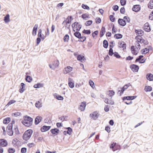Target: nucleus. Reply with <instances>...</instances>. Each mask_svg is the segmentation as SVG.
<instances>
[{
    "instance_id": "nucleus-1",
    "label": "nucleus",
    "mask_w": 153,
    "mask_h": 153,
    "mask_svg": "<svg viewBox=\"0 0 153 153\" xmlns=\"http://www.w3.org/2000/svg\"><path fill=\"white\" fill-rule=\"evenodd\" d=\"M33 133V131L31 129L26 131L23 135L22 138L23 140L27 141L30 138Z\"/></svg>"
},
{
    "instance_id": "nucleus-2",
    "label": "nucleus",
    "mask_w": 153,
    "mask_h": 153,
    "mask_svg": "<svg viewBox=\"0 0 153 153\" xmlns=\"http://www.w3.org/2000/svg\"><path fill=\"white\" fill-rule=\"evenodd\" d=\"M109 147L113 152L117 150L120 151L121 149L120 145L116 142H113L111 143Z\"/></svg>"
},
{
    "instance_id": "nucleus-3",
    "label": "nucleus",
    "mask_w": 153,
    "mask_h": 153,
    "mask_svg": "<svg viewBox=\"0 0 153 153\" xmlns=\"http://www.w3.org/2000/svg\"><path fill=\"white\" fill-rule=\"evenodd\" d=\"M131 85L130 83H129L128 84H126L124 85L122 88H119V90H118L117 94L119 95L120 96H121L122 95L123 93L127 89L129 86Z\"/></svg>"
},
{
    "instance_id": "nucleus-4",
    "label": "nucleus",
    "mask_w": 153,
    "mask_h": 153,
    "mask_svg": "<svg viewBox=\"0 0 153 153\" xmlns=\"http://www.w3.org/2000/svg\"><path fill=\"white\" fill-rule=\"evenodd\" d=\"M135 39L137 40V42H140V43L141 44L143 43L145 45H147L149 44L148 41L143 39L142 37L140 36V35L136 36L135 37Z\"/></svg>"
},
{
    "instance_id": "nucleus-5",
    "label": "nucleus",
    "mask_w": 153,
    "mask_h": 153,
    "mask_svg": "<svg viewBox=\"0 0 153 153\" xmlns=\"http://www.w3.org/2000/svg\"><path fill=\"white\" fill-rule=\"evenodd\" d=\"M59 65V61L57 59L53 61L52 64H50L49 65L50 68L53 70H55V69L58 67Z\"/></svg>"
},
{
    "instance_id": "nucleus-6",
    "label": "nucleus",
    "mask_w": 153,
    "mask_h": 153,
    "mask_svg": "<svg viewBox=\"0 0 153 153\" xmlns=\"http://www.w3.org/2000/svg\"><path fill=\"white\" fill-rule=\"evenodd\" d=\"M100 115V114L97 111H95L90 114L89 117L93 120H97Z\"/></svg>"
},
{
    "instance_id": "nucleus-7",
    "label": "nucleus",
    "mask_w": 153,
    "mask_h": 153,
    "mask_svg": "<svg viewBox=\"0 0 153 153\" xmlns=\"http://www.w3.org/2000/svg\"><path fill=\"white\" fill-rule=\"evenodd\" d=\"M8 145L7 140L4 139H0V146L6 147Z\"/></svg>"
},
{
    "instance_id": "nucleus-8",
    "label": "nucleus",
    "mask_w": 153,
    "mask_h": 153,
    "mask_svg": "<svg viewBox=\"0 0 153 153\" xmlns=\"http://www.w3.org/2000/svg\"><path fill=\"white\" fill-rule=\"evenodd\" d=\"M130 68L131 70L134 72H137L139 69V67L138 65L132 64L130 65Z\"/></svg>"
},
{
    "instance_id": "nucleus-9",
    "label": "nucleus",
    "mask_w": 153,
    "mask_h": 153,
    "mask_svg": "<svg viewBox=\"0 0 153 153\" xmlns=\"http://www.w3.org/2000/svg\"><path fill=\"white\" fill-rule=\"evenodd\" d=\"M118 47L120 48H122L123 50L124 51L126 48V44L125 42L121 41L120 42H119Z\"/></svg>"
},
{
    "instance_id": "nucleus-10",
    "label": "nucleus",
    "mask_w": 153,
    "mask_h": 153,
    "mask_svg": "<svg viewBox=\"0 0 153 153\" xmlns=\"http://www.w3.org/2000/svg\"><path fill=\"white\" fill-rule=\"evenodd\" d=\"M137 97V96H125L122 97V100L123 101L126 100H131L134 99Z\"/></svg>"
},
{
    "instance_id": "nucleus-11",
    "label": "nucleus",
    "mask_w": 153,
    "mask_h": 153,
    "mask_svg": "<svg viewBox=\"0 0 153 153\" xmlns=\"http://www.w3.org/2000/svg\"><path fill=\"white\" fill-rule=\"evenodd\" d=\"M143 28L145 31L147 32H149L151 30V29L148 22L146 23L144 25L143 27Z\"/></svg>"
},
{
    "instance_id": "nucleus-12",
    "label": "nucleus",
    "mask_w": 153,
    "mask_h": 153,
    "mask_svg": "<svg viewBox=\"0 0 153 153\" xmlns=\"http://www.w3.org/2000/svg\"><path fill=\"white\" fill-rule=\"evenodd\" d=\"M118 23L120 26L123 27L126 24V20L123 19L119 18L118 20Z\"/></svg>"
},
{
    "instance_id": "nucleus-13",
    "label": "nucleus",
    "mask_w": 153,
    "mask_h": 153,
    "mask_svg": "<svg viewBox=\"0 0 153 153\" xmlns=\"http://www.w3.org/2000/svg\"><path fill=\"white\" fill-rule=\"evenodd\" d=\"M140 9V6L139 4L134 5L132 8V10L133 11L136 12L139 11Z\"/></svg>"
},
{
    "instance_id": "nucleus-14",
    "label": "nucleus",
    "mask_w": 153,
    "mask_h": 153,
    "mask_svg": "<svg viewBox=\"0 0 153 153\" xmlns=\"http://www.w3.org/2000/svg\"><path fill=\"white\" fill-rule=\"evenodd\" d=\"M42 117L40 116H38L36 117L34 120V123L35 125L38 124L42 120Z\"/></svg>"
},
{
    "instance_id": "nucleus-15",
    "label": "nucleus",
    "mask_w": 153,
    "mask_h": 153,
    "mask_svg": "<svg viewBox=\"0 0 153 153\" xmlns=\"http://www.w3.org/2000/svg\"><path fill=\"white\" fill-rule=\"evenodd\" d=\"M68 85L70 88H73L74 86V81L73 79L69 77L68 78Z\"/></svg>"
},
{
    "instance_id": "nucleus-16",
    "label": "nucleus",
    "mask_w": 153,
    "mask_h": 153,
    "mask_svg": "<svg viewBox=\"0 0 153 153\" xmlns=\"http://www.w3.org/2000/svg\"><path fill=\"white\" fill-rule=\"evenodd\" d=\"M86 106V102L85 101L82 102H81L79 105V109L81 111H83L85 110Z\"/></svg>"
},
{
    "instance_id": "nucleus-17",
    "label": "nucleus",
    "mask_w": 153,
    "mask_h": 153,
    "mask_svg": "<svg viewBox=\"0 0 153 153\" xmlns=\"http://www.w3.org/2000/svg\"><path fill=\"white\" fill-rule=\"evenodd\" d=\"M51 128V126H43L40 128V130L42 132H46L49 130Z\"/></svg>"
},
{
    "instance_id": "nucleus-18",
    "label": "nucleus",
    "mask_w": 153,
    "mask_h": 153,
    "mask_svg": "<svg viewBox=\"0 0 153 153\" xmlns=\"http://www.w3.org/2000/svg\"><path fill=\"white\" fill-rule=\"evenodd\" d=\"M50 131L52 134L56 135L59 134L60 131L57 128H55L51 129Z\"/></svg>"
},
{
    "instance_id": "nucleus-19",
    "label": "nucleus",
    "mask_w": 153,
    "mask_h": 153,
    "mask_svg": "<svg viewBox=\"0 0 153 153\" xmlns=\"http://www.w3.org/2000/svg\"><path fill=\"white\" fill-rule=\"evenodd\" d=\"M25 84L24 83L22 82L20 84V87L19 90V92L22 93L25 90Z\"/></svg>"
},
{
    "instance_id": "nucleus-20",
    "label": "nucleus",
    "mask_w": 153,
    "mask_h": 153,
    "mask_svg": "<svg viewBox=\"0 0 153 153\" xmlns=\"http://www.w3.org/2000/svg\"><path fill=\"white\" fill-rule=\"evenodd\" d=\"M38 27V25L37 24H35L32 30V34L33 36H35L36 35Z\"/></svg>"
},
{
    "instance_id": "nucleus-21",
    "label": "nucleus",
    "mask_w": 153,
    "mask_h": 153,
    "mask_svg": "<svg viewBox=\"0 0 153 153\" xmlns=\"http://www.w3.org/2000/svg\"><path fill=\"white\" fill-rule=\"evenodd\" d=\"M21 122L23 125L27 127L30 126L32 125V123L28 122V121H26V120H23Z\"/></svg>"
},
{
    "instance_id": "nucleus-22",
    "label": "nucleus",
    "mask_w": 153,
    "mask_h": 153,
    "mask_svg": "<svg viewBox=\"0 0 153 153\" xmlns=\"http://www.w3.org/2000/svg\"><path fill=\"white\" fill-rule=\"evenodd\" d=\"M77 59L78 60L83 62V61H85L86 59L84 56L82 55L81 54H79L77 56Z\"/></svg>"
},
{
    "instance_id": "nucleus-23",
    "label": "nucleus",
    "mask_w": 153,
    "mask_h": 153,
    "mask_svg": "<svg viewBox=\"0 0 153 153\" xmlns=\"http://www.w3.org/2000/svg\"><path fill=\"white\" fill-rule=\"evenodd\" d=\"M23 118L24 120H26L28 122L33 123V119L30 116L25 115L24 116Z\"/></svg>"
},
{
    "instance_id": "nucleus-24",
    "label": "nucleus",
    "mask_w": 153,
    "mask_h": 153,
    "mask_svg": "<svg viewBox=\"0 0 153 153\" xmlns=\"http://www.w3.org/2000/svg\"><path fill=\"white\" fill-rule=\"evenodd\" d=\"M73 19V18H72V16H68L66 20V25H67L68 24H71V21Z\"/></svg>"
},
{
    "instance_id": "nucleus-25",
    "label": "nucleus",
    "mask_w": 153,
    "mask_h": 153,
    "mask_svg": "<svg viewBox=\"0 0 153 153\" xmlns=\"http://www.w3.org/2000/svg\"><path fill=\"white\" fill-rule=\"evenodd\" d=\"M75 25L76 26V31H79L80 29L82 27V25L81 24H79V22H75L74 23Z\"/></svg>"
},
{
    "instance_id": "nucleus-26",
    "label": "nucleus",
    "mask_w": 153,
    "mask_h": 153,
    "mask_svg": "<svg viewBox=\"0 0 153 153\" xmlns=\"http://www.w3.org/2000/svg\"><path fill=\"white\" fill-rule=\"evenodd\" d=\"M146 78L149 81L153 80V74L151 73H148L146 75Z\"/></svg>"
},
{
    "instance_id": "nucleus-27",
    "label": "nucleus",
    "mask_w": 153,
    "mask_h": 153,
    "mask_svg": "<svg viewBox=\"0 0 153 153\" xmlns=\"http://www.w3.org/2000/svg\"><path fill=\"white\" fill-rule=\"evenodd\" d=\"M105 32V29L104 27H102L100 31V37H102Z\"/></svg>"
},
{
    "instance_id": "nucleus-28",
    "label": "nucleus",
    "mask_w": 153,
    "mask_h": 153,
    "mask_svg": "<svg viewBox=\"0 0 153 153\" xmlns=\"http://www.w3.org/2000/svg\"><path fill=\"white\" fill-rule=\"evenodd\" d=\"M74 36L77 38L80 39L81 38V34L79 32V31H76V32L74 33Z\"/></svg>"
},
{
    "instance_id": "nucleus-29",
    "label": "nucleus",
    "mask_w": 153,
    "mask_h": 153,
    "mask_svg": "<svg viewBox=\"0 0 153 153\" xmlns=\"http://www.w3.org/2000/svg\"><path fill=\"white\" fill-rule=\"evenodd\" d=\"M135 32L137 34L140 35L141 36L144 35V31L141 29H135Z\"/></svg>"
},
{
    "instance_id": "nucleus-30",
    "label": "nucleus",
    "mask_w": 153,
    "mask_h": 153,
    "mask_svg": "<svg viewBox=\"0 0 153 153\" xmlns=\"http://www.w3.org/2000/svg\"><path fill=\"white\" fill-rule=\"evenodd\" d=\"M53 96L56 99L58 100H62L64 99L63 97L56 94H54Z\"/></svg>"
},
{
    "instance_id": "nucleus-31",
    "label": "nucleus",
    "mask_w": 153,
    "mask_h": 153,
    "mask_svg": "<svg viewBox=\"0 0 153 153\" xmlns=\"http://www.w3.org/2000/svg\"><path fill=\"white\" fill-rule=\"evenodd\" d=\"M131 50L132 53L134 55H136L137 54V52L135 49L134 46H131Z\"/></svg>"
},
{
    "instance_id": "nucleus-32",
    "label": "nucleus",
    "mask_w": 153,
    "mask_h": 153,
    "mask_svg": "<svg viewBox=\"0 0 153 153\" xmlns=\"http://www.w3.org/2000/svg\"><path fill=\"white\" fill-rule=\"evenodd\" d=\"M10 117H7L3 120V123L5 124H7L10 122Z\"/></svg>"
},
{
    "instance_id": "nucleus-33",
    "label": "nucleus",
    "mask_w": 153,
    "mask_h": 153,
    "mask_svg": "<svg viewBox=\"0 0 153 153\" xmlns=\"http://www.w3.org/2000/svg\"><path fill=\"white\" fill-rule=\"evenodd\" d=\"M4 20L5 23H7L10 21V15L9 14H7L4 17Z\"/></svg>"
},
{
    "instance_id": "nucleus-34",
    "label": "nucleus",
    "mask_w": 153,
    "mask_h": 153,
    "mask_svg": "<svg viewBox=\"0 0 153 153\" xmlns=\"http://www.w3.org/2000/svg\"><path fill=\"white\" fill-rule=\"evenodd\" d=\"M152 88L150 86H146L144 88V90L146 92L151 91H152Z\"/></svg>"
},
{
    "instance_id": "nucleus-35",
    "label": "nucleus",
    "mask_w": 153,
    "mask_h": 153,
    "mask_svg": "<svg viewBox=\"0 0 153 153\" xmlns=\"http://www.w3.org/2000/svg\"><path fill=\"white\" fill-rule=\"evenodd\" d=\"M73 131L72 129H68L67 131H63V134L64 135H66L67 134L69 135H71L72 134Z\"/></svg>"
},
{
    "instance_id": "nucleus-36",
    "label": "nucleus",
    "mask_w": 153,
    "mask_h": 153,
    "mask_svg": "<svg viewBox=\"0 0 153 153\" xmlns=\"http://www.w3.org/2000/svg\"><path fill=\"white\" fill-rule=\"evenodd\" d=\"M103 45L104 48H107L108 46V41L105 39L103 42Z\"/></svg>"
},
{
    "instance_id": "nucleus-37",
    "label": "nucleus",
    "mask_w": 153,
    "mask_h": 153,
    "mask_svg": "<svg viewBox=\"0 0 153 153\" xmlns=\"http://www.w3.org/2000/svg\"><path fill=\"white\" fill-rule=\"evenodd\" d=\"M43 86V84L40 83H38L36 84H35L33 85V87L35 88H40L42 87Z\"/></svg>"
},
{
    "instance_id": "nucleus-38",
    "label": "nucleus",
    "mask_w": 153,
    "mask_h": 153,
    "mask_svg": "<svg viewBox=\"0 0 153 153\" xmlns=\"http://www.w3.org/2000/svg\"><path fill=\"white\" fill-rule=\"evenodd\" d=\"M123 35L120 33H117L114 34V37L117 39H120L123 37Z\"/></svg>"
},
{
    "instance_id": "nucleus-39",
    "label": "nucleus",
    "mask_w": 153,
    "mask_h": 153,
    "mask_svg": "<svg viewBox=\"0 0 153 153\" xmlns=\"http://www.w3.org/2000/svg\"><path fill=\"white\" fill-rule=\"evenodd\" d=\"M25 80L26 82H30L32 80V78L29 75H25Z\"/></svg>"
},
{
    "instance_id": "nucleus-40",
    "label": "nucleus",
    "mask_w": 153,
    "mask_h": 153,
    "mask_svg": "<svg viewBox=\"0 0 153 153\" xmlns=\"http://www.w3.org/2000/svg\"><path fill=\"white\" fill-rule=\"evenodd\" d=\"M73 69V68L70 66H68L65 68V71L66 73H68L71 71Z\"/></svg>"
},
{
    "instance_id": "nucleus-41",
    "label": "nucleus",
    "mask_w": 153,
    "mask_h": 153,
    "mask_svg": "<svg viewBox=\"0 0 153 153\" xmlns=\"http://www.w3.org/2000/svg\"><path fill=\"white\" fill-rule=\"evenodd\" d=\"M109 48L108 54L109 56H111L114 54V53L113 52V46H110V48Z\"/></svg>"
},
{
    "instance_id": "nucleus-42",
    "label": "nucleus",
    "mask_w": 153,
    "mask_h": 153,
    "mask_svg": "<svg viewBox=\"0 0 153 153\" xmlns=\"http://www.w3.org/2000/svg\"><path fill=\"white\" fill-rule=\"evenodd\" d=\"M148 7L150 9H153V0H150L148 4Z\"/></svg>"
},
{
    "instance_id": "nucleus-43",
    "label": "nucleus",
    "mask_w": 153,
    "mask_h": 153,
    "mask_svg": "<svg viewBox=\"0 0 153 153\" xmlns=\"http://www.w3.org/2000/svg\"><path fill=\"white\" fill-rule=\"evenodd\" d=\"M16 102V101L14 100H10L7 104L6 105L5 107H7L11 104H13Z\"/></svg>"
},
{
    "instance_id": "nucleus-44",
    "label": "nucleus",
    "mask_w": 153,
    "mask_h": 153,
    "mask_svg": "<svg viewBox=\"0 0 153 153\" xmlns=\"http://www.w3.org/2000/svg\"><path fill=\"white\" fill-rule=\"evenodd\" d=\"M89 15L87 13H84L81 15V17L85 20H87L86 18H89Z\"/></svg>"
},
{
    "instance_id": "nucleus-45",
    "label": "nucleus",
    "mask_w": 153,
    "mask_h": 153,
    "mask_svg": "<svg viewBox=\"0 0 153 153\" xmlns=\"http://www.w3.org/2000/svg\"><path fill=\"white\" fill-rule=\"evenodd\" d=\"M16 151L15 149L13 148H9L7 149L8 153H14Z\"/></svg>"
},
{
    "instance_id": "nucleus-46",
    "label": "nucleus",
    "mask_w": 153,
    "mask_h": 153,
    "mask_svg": "<svg viewBox=\"0 0 153 153\" xmlns=\"http://www.w3.org/2000/svg\"><path fill=\"white\" fill-rule=\"evenodd\" d=\"M69 39V35L67 34H66L63 38V40L64 42H68Z\"/></svg>"
},
{
    "instance_id": "nucleus-47",
    "label": "nucleus",
    "mask_w": 153,
    "mask_h": 153,
    "mask_svg": "<svg viewBox=\"0 0 153 153\" xmlns=\"http://www.w3.org/2000/svg\"><path fill=\"white\" fill-rule=\"evenodd\" d=\"M82 33L87 35L90 34L91 33V31L90 30L84 29L82 31Z\"/></svg>"
},
{
    "instance_id": "nucleus-48",
    "label": "nucleus",
    "mask_w": 153,
    "mask_h": 153,
    "mask_svg": "<svg viewBox=\"0 0 153 153\" xmlns=\"http://www.w3.org/2000/svg\"><path fill=\"white\" fill-rule=\"evenodd\" d=\"M35 105L36 107L38 108H39L42 107V104L40 103L39 101L36 102L35 104Z\"/></svg>"
},
{
    "instance_id": "nucleus-49",
    "label": "nucleus",
    "mask_w": 153,
    "mask_h": 153,
    "mask_svg": "<svg viewBox=\"0 0 153 153\" xmlns=\"http://www.w3.org/2000/svg\"><path fill=\"white\" fill-rule=\"evenodd\" d=\"M93 21L92 20H89L87 21L85 23V24L86 26H89L91 25Z\"/></svg>"
},
{
    "instance_id": "nucleus-50",
    "label": "nucleus",
    "mask_w": 153,
    "mask_h": 153,
    "mask_svg": "<svg viewBox=\"0 0 153 153\" xmlns=\"http://www.w3.org/2000/svg\"><path fill=\"white\" fill-rule=\"evenodd\" d=\"M7 132L8 135L10 136H12L13 135V131L12 130V129L7 130Z\"/></svg>"
},
{
    "instance_id": "nucleus-51",
    "label": "nucleus",
    "mask_w": 153,
    "mask_h": 153,
    "mask_svg": "<svg viewBox=\"0 0 153 153\" xmlns=\"http://www.w3.org/2000/svg\"><path fill=\"white\" fill-rule=\"evenodd\" d=\"M114 56L117 59H120L121 57V56L117 52H115L114 53Z\"/></svg>"
},
{
    "instance_id": "nucleus-52",
    "label": "nucleus",
    "mask_w": 153,
    "mask_h": 153,
    "mask_svg": "<svg viewBox=\"0 0 153 153\" xmlns=\"http://www.w3.org/2000/svg\"><path fill=\"white\" fill-rule=\"evenodd\" d=\"M21 115V113L20 112H16L12 113V116H15V117H17L18 116H20Z\"/></svg>"
},
{
    "instance_id": "nucleus-53",
    "label": "nucleus",
    "mask_w": 153,
    "mask_h": 153,
    "mask_svg": "<svg viewBox=\"0 0 153 153\" xmlns=\"http://www.w3.org/2000/svg\"><path fill=\"white\" fill-rule=\"evenodd\" d=\"M84 9H86L87 10H90L89 7L87 5L84 4H82L81 6Z\"/></svg>"
},
{
    "instance_id": "nucleus-54",
    "label": "nucleus",
    "mask_w": 153,
    "mask_h": 153,
    "mask_svg": "<svg viewBox=\"0 0 153 153\" xmlns=\"http://www.w3.org/2000/svg\"><path fill=\"white\" fill-rule=\"evenodd\" d=\"M108 91L109 93V96L111 97V98L114 95L115 92L113 90H109Z\"/></svg>"
},
{
    "instance_id": "nucleus-55",
    "label": "nucleus",
    "mask_w": 153,
    "mask_h": 153,
    "mask_svg": "<svg viewBox=\"0 0 153 153\" xmlns=\"http://www.w3.org/2000/svg\"><path fill=\"white\" fill-rule=\"evenodd\" d=\"M109 19L112 22H114L115 21V18L112 15H111L109 16Z\"/></svg>"
},
{
    "instance_id": "nucleus-56",
    "label": "nucleus",
    "mask_w": 153,
    "mask_h": 153,
    "mask_svg": "<svg viewBox=\"0 0 153 153\" xmlns=\"http://www.w3.org/2000/svg\"><path fill=\"white\" fill-rule=\"evenodd\" d=\"M98 33L99 31L98 30H97L94 31L92 34L93 37L94 38L95 37V36L97 35L98 34Z\"/></svg>"
},
{
    "instance_id": "nucleus-57",
    "label": "nucleus",
    "mask_w": 153,
    "mask_h": 153,
    "mask_svg": "<svg viewBox=\"0 0 153 153\" xmlns=\"http://www.w3.org/2000/svg\"><path fill=\"white\" fill-rule=\"evenodd\" d=\"M86 37L85 36H81V38L80 39H79L78 41L79 42H83L85 41L86 39Z\"/></svg>"
},
{
    "instance_id": "nucleus-58",
    "label": "nucleus",
    "mask_w": 153,
    "mask_h": 153,
    "mask_svg": "<svg viewBox=\"0 0 153 153\" xmlns=\"http://www.w3.org/2000/svg\"><path fill=\"white\" fill-rule=\"evenodd\" d=\"M143 55H140L138 57H137L135 60V62L136 63L139 62V60H141L142 58L143 57Z\"/></svg>"
},
{
    "instance_id": "nucleus-59",
    "label": "nucleus",
    "mask_w": 153,
    "mask_h": 153,
    "mask_svg": "<svg viewBox=\"0 0 153 153\" xmlns=\"http://www.w3.org/2000/svg\"><path fill=\"white\" fill-rule=\"evenodd\" d=\"M120 4L121 6H124L125 5L126 3V0H120Z\"/></svg>"
},
{
    "instance_id": "nucleus-60",
    "label": "nucleus",
    "mask_w": 153,
    "mask_h": 153,
    "mask_svg": "<svg viewBox=\"0 0 153 153\" xmlns=\"http://www.w3.org/2000/svg\"><path fill=\"white\" fill-rule=\"evenodd\" d=\"M101 22V19L100 17H97L95 19V22L97 24L100 23Z\"/></svg>"
},
{
    "instance_id": "nucleus-61",
    "label": "nucleus",
    "mask_w": 153,
    "mask_h": 153,
    "mask_svg": "<svg viewBox=\"0 0 153 153\" xmlns=\"http://www.w3.org/2000/svg\"><path fill=\"white\" fill-rule=\"evenodd\" d=\"M105 130L108 133H110L111 131L110 127L108 125L105 126Z\"/></svg>"
},
{
    "instance_id": "nucleus-62",
    "label": "nucleus",
    "mask_w": 153,
    "mask_h": 153,
    "mask_svg": "<svg viewBox=\"0 0 153 153\" xmlns=\"http://www.w3.org/2000/svg\"><path fill=\"white\" fill-rule=\"evenodd\" d=\"M149 18L151 20H153V10L149 14Z\"/></svg>"
},
{
    "instance_id": "nucleus-63",
    "label": "nucleus",
    "mask_w": 153,
    "mask_h": 153,
    "mask_svg": "<svg viewBox=\"0 0 153 153\" xmlns=\"http://www.w3.org/2000/svg\"><path fill=\"white\" fill-rule=\"evenodd\" d=\"M123 19L125 20H126V22L128 23H129L130 22V18L127 16H124L123 17Z\"/></svg>"
},
{
    "instance_id": "nucleus-64",
    "label": "nucleus",
    "mask_w": 153,
    "mask_h": 153,
    "mask_svg": "<svg viewBox=\"0 0 153 153\" xmlns=\"http://www.w3.org/2000/svg\"><path fill=\"white\" fill-rule=\"evenodd\" d=\"M119 6L117 5H114L112 7V9L114 11H117L119 9Z\"/></svg>"
}]
</instances>
